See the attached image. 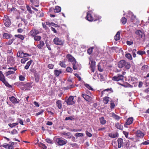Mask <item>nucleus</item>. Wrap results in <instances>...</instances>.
Wrapping results in <instances>:
<instances>
[{"label": "nucleus", "mask_w": 149, "mask_h": 149, "mask_svg": "<svg viewBox=\"0 0 149 149\" xmlns=\"http://www.w3.org/2000/svg\"><path fill=\"white\" fill-rule=\"evenodd\" d=\"M91 11H88L87 13V15L86 17V19L90 22H92L93 21H95L97 20H99L100 21V20L101 18V17H100L98 16H95V18L94 19L93 17L91 15Z\"/></svg>", "instance_id": "obj_1"}, {"label": "nucleus", "mask_w": 149, "mask_h": 149, "mask_svg": "<svg viewBox=\"0 0 149 149\" xmlns=\"http://www.w3.org/2000/svg\"><path fill=\"white\" fill-rule=\"evenodd\" d=\"M55 144L58 146H61L66 144L67 143V141L62 138H56L54 139Z\"/></svg>", "instance_id": "obj_2"}, {"label": "nucleus", "mask_w": 149, "mask_h": 149, "mask_svg": "<svg viewBox=\"0 0 149 149\" xmlns=\"http://www.w3.org/2000/svg\"><path fill=\"white\" fill-rule=\"evenodd\" d=\"M125 66L126 69H129L130 67V64L129 63L126 62L124 60H121L118 63V66L119 68H121Z\"/></svg>", "instance_id": "obj_3"}, {"label": "nucleus", "mask_w": 149, "mask_h": 149, "mask_svg": "<svg viewBox=\"0 0 149 149\" xmlns=\"http://www.w3.org/2000/svg\"><path fill=\"white\" fill-rule=\"evenodd\" d=\"M3 20L4 24L6 27H8L10 25L11 23L8 16L5 15Z\"/></svg>", "instance_id": "obj_4"}, {"label": "nucleus", "mask_w": 149, "mask_h": 149, "mask_svg": "<svg viewBox=\"0 0 149 149\" xmlns=\"http://www.w3.org/2000/svg\"><path fill=\"white\" fill-rule=\"evenodd\" d=\"M75 101L76 100H74V97L73 96H70L67 100H65V102H66L67 104L68 105H72L74 104Z\"/></svg>", "instance_id": "obj_5"}, {"label": "nucleus", "mask_w": 149, "mask_h": 149, "mask_svg": "<svg viewBox=\"0 0 149 149\" xmlns=\"http://www.w3.org/2000/svg\"><path fill=\"white\" fill-rule=\"evenodd\" d=\"M123 75L120 74H118L117 76L113 77L112 79L115 81H118L120 80H123Z\"/></svg>", "instance_id": "obj_6"}, {"label": "nucleus", "mask_w": 149, "mask_h": 149, "mask_svg": "<svg viewBox=\"0 0 149 149\" xmlns=\"http://www.w3.org/2000/svg\"><path fill=\"white\" fill-rule=\"evenodd\" d=\"M0 80L6 86L9 85L8 82L5 80L4 76L2 73L1 71H0Z\"/></svg>", "instance_id": "obj_7"}, {"label": "nucleus", "mask_w": 149, "mask_h": 149, "mask_svg": "<svg viewBox=\"0 0 149 149\" xmlns=\"http://www.w3.org/2000/svg\"><path fill=\"white\" fill-rule=\"evenodd\" d=\"M53 42L56 45H61L63 44V41L61 39L57 37H56L54 39Z\"/></svg>", "instance_id": "obj_8"}, {"label": "nucleus", "mask_w": 149, "mask_h": 149, "mask_svg": "<svg viewBox=\"0 0 149 149\" xmlns=\"http://www.w3.org/2000/svg\"><path fill=\"white\" fill-rule=\"evenodd\" d=\"M33 37L40 33L39 31L35 29H33L29 33Z\"/></svg>", "instance_id": "obj_9"}, {"label": "nucleus", "mask_w": 149, "mask_h": 149, "mask_svg": "<svg viewBox=\"0 0 149 149\" xmlns=\"http://www.w3.org/2000/svg\"><path fill=\"white\" fill-rule=\"evenodd\" d=\"M72 63L73 69L74 70H80L81 67V65L78 64L76 61H75V63Z\"/></svg>", "instance_id": "obj_10"}, {"label": "nucleus", "mask_w": 149, "mask_h": 149, "mask_svg": "<svg viewBox=\"0 0 149 149\" xmlns=\"http://www.w3.org/2000/svg\"><path fill=\"white\" fill-rule=\"evenodd\" d=\"M66 57L68 60V61L71 62L72 63H75L76 61L75 58L70 54H67L66 56Z\"/></svg>", "instance_id": "obj_11"}, {"label": "nucleus", "mask_w": 149, "mask_h": 149, "mask_svg": "<svg viewBox=\"0 0 149 149\" xmlns=\"http://www.w3.org/2000/svg\"><path fill=\"white\" fill-rule=\"evenodd\" d=\"M133 118L132 117L129 118L126 120L125 124L124 125V127H128L127 125H130L133 122Z\"/></svg>", "instance_id": "obj_12"}, {"label": "nucleus", "mask_w": 149, "mask_h": 149, "mask_svg": "<svg viewBox=\"0 0 149 149\" xmlns=\"http://www.w3.org/2000/svg\"><path fill=\"white\" fill-rule=\"evenodd\" d=\"M135 34L137 36L138 38H142L144 33L141 30H137L135 32Z\"/></svg>", "instance_id": "obj_13"}, {"label": "nucleus", "mask_w": 149, "mask_h": 149, "mask_svg": "<svg viewBox=\"0 0 149 149\" xmlns=\"http://www.w3.org/2000/svg\"><path fill=\"white\" fill-rule=\"evenodd\" d=\"M10 100L13 104H17L19 103V101L14 97L12 96L9 97Z\"/></svg>", "instance_id": "obj_14"}, {"label": "nucleus", "mask_w": 149, "mask_h": 149, "mask_svg": "<svg viewBox=\"0 0 149 149\" xmlns=\"http://www.w3.org/2000/svg\"><path fill=\"white\" fill-rule=\"evenodd\" d=\"M62 135H64V137L66 139H70L72 137L71 133L70 132H64L62 133Z\"/></svg>", "instance_id": "obj_15"}, {"label": "nucleus", "mask_w": 149, "mask_h": 149, "mask_svg": "<svg viewBox=\"0 0 149 149\" xmlns=\"http://www.w3.org/2000/svg\"><path fill=\"white\" fill-rule=\"evenodd\" d=\"M95 62L93 61H92L90 63V68L92 72H93L95 71Z\"/></svg>", "instance_id": "obj_16"}, {"label": "nucleus", "mask_w": 149, "mask_h": 149, "mask_svg": "<svg viewBox=\"0 0 149 149\" xmlns=\"http://www.w3.org/2000/svg\"><path fill=\"white\" fill-rule=\"evenodd\" d=\"M110 116L112 117L115 120H118L121 118L120 116L118 115L115 114L113 113H112L110 114Z\"/></svg>", "instance_id": "obj_17"}, {"label": "nucleus", "mask_w": 149, "mask_h": 149, "mask_svg": "<svg viewBox=\"0 0 149 149\" xmlns=\"http://www.w3.org/2000/svg\"><path fill=\"white\" fill-rule=\"evenodd\" d=\"M118 147L119 148H120L122 146H123V139L121 138H119L118 140Z\"/></svg>", "instance_id": "obj_18"}, {"label": "nucleus", "mask_w": 149, "mask_h": 149, "mask_svg": "<svg viewBox=\"0 0 149 149\" xmlns=\"http://www.w3.org/2000/svg\"><path fill=\"white\" fill-rule=\"evenodd\" d=\"M136 136L138 137H143L144 134L141 131L138 130L136 132Z\"/></svg>", "instance_id": "obj_19"}, {"label": "nucleus", "mask_w": 149, "mask_h": 149, "mask_svg": "<svg viewBox=\"0 0 149 149\" xmlns=\"http://www.w3.org/2000/svg\"><path fill=\"white\" fill-rule=\"evenodd\" d=\"M44 45L45 43L43 41L41 40L40 41L39 43L37 45V46L38 49H41L42 48V47Z\"/></svg>", "instance_id": "obj_20"}, {"label": "nucleus", "mask_w": 149, "mask_h": 149, "mask_svg": "<svg viewBox=\"0 0 149 149\" xmlns=\"http://www.w3.org/2000/svg\"><path fill=\"white\" fill-rule=\"evenodd\" d=\"M30 1L35 7H38L39 6V0H30Z\"/></svg>", "instance_id": "obj_21"}, {"label": "nucleus", "mask_w": 149, "mask_h": 149, "mask_svg": "<svg viewBox=\"0 0 149 149\" xmlns=\"http://www.w3.org/2000/svg\"><path fill=\"white\" fill-rule=\"evenodd\" d=\"M56 104L57 107L59 109H61L62 107V101L61 100H57L56 102Z\"/></svg>", "instance_id": "obj_22"}, {"label": "nucleus", "mask_w": 149, "mask_h": 149, "mask_svg": "<svg viewBox=\"0 0 149 149\" xmlns=\"http://www.w3.org/2000/svg\"><path fill=\"white\" fill-rule=\"evenodd\" d=\"M118 134L117 133H109V136L110 137L113 138H115L118 137Z\"/></svg>", "instance_id": "obj_23"}, {"label": "nucleus", "mask_w": 149, "mask_h": 149, "mask_svg": "<svg viewBox=\"0 0 149 149\" xmlns=\"http://www.w3.org/2000/svg\"><path fill=\"white\" fill-rule=\"evenodd\" d=\"M120 32L118 31L115 36H114V39L116 41L119 40L120 38Z\"/></svg>", "instance_id": "obj_24"}, {"label": "nucleus", "mask_w": 149, "mask_h": 149, "mask_svg": "<svg viewBox=\"0 0 149 149\" xmlns=\"http://www.w3.org/2000/svg\"><path fill=\"white\" fill-rule=\"evenodd\" d=\"M3 36L4 38H5L6 39H8L10 38L12 36L8 33H4L3 34Z\"/></svg>", "instance_id": "obj_25"}, {"label": "nucleus", "mask_w": 149, "mask_h": 149, "mask_svg": "<svg viewBox=\"0 0 149 149\" xmlns=\"http://www.w3.org/2000/svg\"><path fill=\"white\" fill-rule=\"evenodd\" d=\"M19 84L21 86H24L26 87H31V84L30 83H27L24 84V82H21L19 83Z\"/></svg>", "instance_id": "obj_26"}, {"label": "nucleus", "mask_w": 149, "mask_h": 149, "mask_svg": "<svg viewBox=\"0 0 149 149\" xmlns=\"http://www.w3.org/2000/svg\"><path fill=\"white\" fill-rule=\"evenodd\" d=\"M24 52L22 51L18 52L17 53V56L20 58H22L24 57Z\"/></svg>", "instance_id": "obj_27"}, {"label": "nucleus", "mask_w": 149, "mask_h": 149, "mask_svg": "<svg viewBox=\"0 0 149 149\" xmlns=\"http://www.w3.org/2000/svg\"><path fill=\"white\" fill-rule=\"evenodd\" d=\"M103 101L104 104H107L109 101V97H108L106 96L103 98Z\"/></svg>", "instance_id": "obj_28"}, {"label": "nucleus", "mask_w": 149, "mask_h": 149, "mask_svg": "<svg viewBox=\"0 0 149 149\" xmlns=\"http://www.w3.org/2000/svg\"><path fill=\"white\" fill-rule=\"evenodd\" d=\"M82 96L86 100L88 101L90 100L91 97L87 95L83 94Z\"/></svg>", "instance_id": "obj_29"}, {"label": "nucleus", "mask_w": 149, "mask_h": 149, "mask_svg": "<svg viewBox=\"0 0 149 149\" xmlns=\"http://www.w3.org/2000/svg\"><path fill=\"white\" fill-rule=\"evenodd\" d=\"M34 40L36 41H40L41 39V37L39 36H34Z\"/></svg>", "instance_id": "obj_30"}, {"label": "nucleus", "mask_w": 149, "mask_h": 149, "mask_svg": "<svg viewBox=\"0 0 149 149\" xmlns=\"http://www.w3.org/2000/svg\"><path fill=\"white\" fill-rule=\"evenodd\" d=\"M33 61L31 60L28 61L26 63V65L25 66L24 68L26 69L27 70L28 69L29 67L32 62Z\"/></svg>", "instance_id": "obj_31"}, {"label": "nucleus", "mask_w": 149, "mask_h": 149, "mask_svg": "<svg viewBox=\"0 0 149 149\" xmlns=\"http://www.w3.org/2000/svg\"><path fill=\"white\" fill-rule=\"evenodd\" d=\"M115 126L117 129L120 130H122L123 128V126L118 123H116Z\"/></svg>", "instance_id": "obj_32"}, {"label": "nucleus", "mask_w": 149, "mask_h": 149, "mask_svg": "<svg viewBox=\"0 0 149 149\" xmlns=\"http://www.w3.org/2000/svg\"><path fill=\"white\" fill-rule=\"evenodd\" d=\"M62 72L61 70H54V74L56 76H58Z\"/></svg>", "instance_id": "obj_33"}, {"label": "nucleus", "mask_w": 149, "mask_h": 149, "mask_svg": "<svg viewBox=\"0 0 149 149\" xmlns=\"http://www.w3.org/2000/svg\"><path fill=\"white\" fill-rule=\"evenodd\" d=\"M15 37H17L22 40L24 39L25 37V36H23L21 34L15 35Z\"/></svg>", "instance_id": "obj_34"}, {"label": "nucleus", "mask_w": 149, "mask_h": 149, "mask_svg": "<svg viewBox=\"0 0 149 149\" xmlns=\"http://www.w3.org/2000/svg\"><path fill=\"white\" fill-rule=\"evenodd\" d=\"M100 123L102 125L105 124L106 123V121L104 120L103 117H102L100 118Z\"/></svg>", "instance_id": "obj_35"}, {"label": "nucleus", "mask_w": 149, "mask_h": 149, "mask_svg": "<svg viewBox=\"0 0 149 149\" xmlns=\"http://www.w3.org/2000/svg\"><path fill=\"white\" fill-rule=\"evenodd\" d=\"M84 85L88 89L91 91L93 90V88L89 84H84Z\"/></svg>", "instance_id": "obj_36"}, {"label": "nucleus", "mask_w": 149, "mask_h": 149, "mask_svg": "<svg viewBox=\"0 0 149 149\" xmlns=\"http://www.w3.org/2000/svg\"><path fill=\"white\" fill-rule=\"evenodd\" d=\"M127 19L124 17H123L121 20V22L123 24H125L127 22Z\"/></svg>", "instance_id": "obj_37"}, {"label": "nucleus", "mask_w": 149, "mask_h": 149, "mask_svg": "<svg viewBox=\"0 0 149 149\" xmlns=\"http://www.w3.org/2000/svg\"><path fill=\"white\" fill-rule=\"evenodd\" d=\"M61 8L58 6H56L55 8V12L56 13H59L61 11Z\"/></svg>", "instance_id": "obj_38"}, {"label": "nucleus", "mask_w": 149, "mask_h": 149, "mask_svg": "<svg viewBox=\"0 0 149 149\" xmlns=\"http://www.w3.org/2000/svg\"><path fill=\"white\" fill-rule=\"evenodd\" d=\"M29 60L28 58H22L21 60V62L23 64L24 63L26 62Z\"/></svg>", "instance_id": "obj_39"}, {"label": "nucleus", "mask_w": 149, "mask_h": 149, "mask_svg": "<svg viewBox=\"0 0 149 149\" xmlns=\"http://www.w3.org/2000/svg\"><path fill=\"white\" fill-rule=\"evenodd\" d=\"M94 49V47H92L88 49L87 50L88 53L89 54H91L93 52V49Z\"/></svg>", "instance_id": "obj_40"}, {"label": "nucleus", "mask_w": 149, "mask_h": 149, "mask_svg": "<svg viewBox=\"0 0 149 149\" xmlns=\"http://www.w3.org/2000/svg\"><path fill=\"white\" fill-rule=\"evenodd\" d=\"M125 56L128 59L130 60H132V57L130 53H127L126 54Z\"/></svg>", "instance_id": "obj_41"}, {"label": "nucleus", "mask_w": 149, "mask_h": 149, "mask_svg": "<svg viewBox=\"0 0 149 149\" xmlns=\"http://www.w3.org/2000/svg\"><path fill=\"white\" fill-rule=\"evenodd\" d=\"M15 73V71H14L10 70L7 72L6 73V76L12 74H13Z\"/></svg>", "instance_id": "obj_42"}, {"label": "nucleus", "mask_w": 149, "mask_h": 149, "mask_svg": "<svg viewBox=\"0 0 149 149\" xmlns=\"http://www.w3.org/2000/svg\"><path fill=\"white\" fill-rule=\"evenodd\" d=\"M46 141L48 143L53 144L54 143L53 141L49 138H47L45 139Z\"/></svg>", "instance_id": "obj_43"}, {"label": "nucleus", "mask_w": 149, "mask_h": 149, "mask_svg": "<svg viewBox=\"0 0 149 149\" xmlns=\"http://www.w3.org/2000/svg\"><path fill=\"white\" fill-rule=\"evenodd\" d=\"M74 135L77 137H82L83 136V134L82 133H77L75 134Z\"/></svg>", "instance_id": "obj_44"}, {"label": "nucleus", "mask_w": 149, "mask_h": 149, "mask_svg": "<svg viewBox=\"0 0 149 149\" xmlns=\"http://www.w3.org/2000/svg\"><path fill=\"white\" fill-rule=\"evenodd\" d=\"M137 54L142 55L145 54L146 52L145 51H139L137 52Z\"/></svg>", "instance_id": "obj_45"}, {"label": "nucleus", "mask_w": 149, "mask_h": 149, "mask_svg": "<svg viewBox=\"0 0 149 149\" xmlns=\"http://www.w3.org/2000/svg\"><path fill=\"white\" fill-rule=\"evenodd\" d=\"M148 66L147 65H145L142 67L141 70L145 72L147 70Z\"/></svg>", "instance_id": "obj_46"}, {"label": "nucleus", "mask_w": 149, "mask_h": 149, "mask_svg": "<svg viewBox=\"0 0 149 149\" xmlns=\"http://www.w3.org/2000/svg\"><path fill=\"white\" fill-rule=\"evenodd\" d=\"M73 70L70 67H68L66 69V71L67 72L70 73H72Z\"/></svg>", "instance_id": "obj_47"}, {"label": "nucleus", "mask_w": 149, "mask_h": 149, "mask_svg": "<svg viewBox=\"0 0 149 149\" xmlns=\"http://www.w3.org/2000/svg\"><path fill=\"white\" fill-rule=\"evenodd\" d=\"M17 120L18 122L21 125H24L22 119L19 118H17Z\"/></svg>", "instance_id": "obj_48"}, {"label": "nucleus", "mask_w": 149, "mask_h": 149, "mask_svg": "<svg viewBox=\"0 0 149 149\" xmlns=\"http://www.w3.org/2000/svg\"><path fill=\"white\" fill-rule=\"evenodd\" d=\"M18 132L16 129H13L10 132L11 134L13 135L18 134Z\"/></svg>", "instance_id": "obj_49"}, {"label": "nucleus", "mask_w": 149, "mask_h": 149, "mask_svg": "<svg viewBox=\"0 0 149 149\" xmlns=\"http://www.w3.org/2000/svg\"><path fill=\"white\" fill-rule=\"evenodd\" d=\"M35 81L36 82H38L39 80V76L38 75H36L35 76Z\"/></svg>", "instance_id": "obj_50"}, {"label": "nucleus", "mask_w": 149, "mask_h": 149, "mask_svg": "<svg viewBox=\"0 0 149 149\" xmlns=\"http://www.w3.org/2000/svg\"><path fill=\"white\" fill-rule=\"evenodd\" d=\"M74 119V118L73 116H70L66 117L65 118V120H72Z\"/></svg>", "instance_id": "obj_51"}, {"label": "nucleus", "mask_w": 149, "mask_h": 149, "mask_svg": "<svg viewBox=\"0 0 149 149\" xmlns=\"http://www.w3.org/2000/svg\"><path fill=\"white\" fill-rule=\"evenodd\" d=\"M123 133L124 134L126 138H129V137H128L129 133L128 132L123 131Z\"/></svg>", "instance_id": "obj_52"}, {"label": "nucleus", "mask_w": 149, "mask_h": 149, "mask_svg": "<svg viewBox=\"0 0 149 149\" xmlns=\"http://www.w3.org/2000/svg\"><path fill=\"white\" fill-rule=\"evenodd\" d=\"M44 110H41L40 111L37 113L36 114V116H38L42 114L44 112Z\"/></svg>", "instance_id": "obj_53"}, {"label": "nucleus", "mask_w": 149, "mask_h": 149, "mask_svg": "<svg viewBox=\"0 0 149 149\" xmlns=\"http://www.w3.org/2000/svg\"><path fill=\"white\" fill-rule=\"evenodd\" d=\"M19 80L21 81H24L25 79V78L22 75L19 76Z\"/></svg>", "instance_id": "obj_54"}, {"label": "nucleus", "mask_w": 149, "mask_h": 149, "mask_svg": "<svg viewBox=\"0 0 149 149\" xmlns=\"http://www.w3.org/2000/svg\"><path fill=\"white\" fill-rule=\"evenodd\" d=\"M86 135L89 137H91L92 136V134L87 131H86Z\"/></svg>", "instance_id": "obj_55"}, {"label": "nucleus", "mask_w": 149, "mask_h": 149, "mask_svg": "<svg viewBox=\"0 0 149 149\" xmlns=\"http://www.w3.org/2000/svg\"><path fill=\"white\" fill-rule=\"evenodd\" d=\"M42 24L43 27L45 30H47L48 29V27L47 26L46 24L43 23H42Z\"/></svg>", "instance_id": "obj_56"}, {"label": "nucleus", "mask_w": 149, "mask_h": 149, "mask_svg": "<svg viewBox=\"0 0 149 149\" xmlns=\"http://www.w3.org/2000/svg\"><path fill=\"white\" fill-rule=\"evenodd\" d=\"M26 8L27 9V10L29 11V13H32V10L31 9V8L29 7V6H26Z\"/></svg>", "instance_id": "obj_57"}, {"label": "nucleus", "mask_w": 149, "mask_h": 149, "mask_svg": "<svg viewBox=\"0 0 149 149\" xmlns=\"http://www.w3.org/2000/svg\"><path fill=\"white\" fill-rule=\"evenodd\" d=\"M13 39L10 40L8 42L6 43V44L7 45H10L13 42Z\"/></svg>", "instance_id": "obj_58"}, {"label": "nucleus", "mask_w": 149, "mask_h": 149, "mask_svg": "<svg viewBox=\"0 0 149 149\" xmlns=\"http://www.w3.org/2000/svg\"><path fill=\"white\" fill-rule=\"evenodd\" d=\"M60 65V66L62 67L65 68L66 67L65 64L63 62H61Z\"/></svg>", "instance_id": "obj_59"}, {"label": "nucleus", "mask_w": 149, "mask_h": 149, "mask_svg": "<svg viewBox=\"0 0 149 149\" xmlns=\"http://www.w3.org/2000/svg\"><path fill=\"white\" fill-rule=\"evenodd\" d=\"M97 67L98 70L100 72H102L103 71V69L101 68V66L99 64H98L97 65Z\"/></svg>", "instance_id": "obj_60"}, {"label": "nucleus", "mask_w": 149, "mask_h": 149, "mask_svg": "<svg viewBox=\"0 0 149 149\" xmlns=\"http://www.w3.org/2000/svg\"><path fill=\"white\" fill-rule=\"evenodd\" d=\"M141 144L145 145L149 144V140L145 141L144 142L142 143Z\"/></svg>", "instance_id": "obj_61"}, {"label": "nucleus", "mask_w": 149, "mask_h": 149, "mask_svg": "<svg viewBox=\"0 0 149 149\" xmlns=\"http://www.w3.org/2000/svg\"><path fill=\"white\" fill-rule=\"evenodd\" d=\"M54 65L52 64H49L48 65V67L49 69H53L54 68Z\"/></svg>", "instance_id": "obj_62"}, {"label": "nucleus", "mask_w": 149, "mask_h": 149, "mask_svg": "<svg viewBox=\"0 0 149 149\" xmlns=\"http://www.w3.org/2000/svg\"><path fill=\"white\" fill-rule=\"evenodd\" d=\"M110 105H110V107L111 109H113L115 107V105L114 103L113 102L111 103Z\"/></svg>", "instance_id": "obj_63"}, {"label": "nucleus", "mask_w": 149, "mask_h": 149, "mask_svg": "<svg viewBox=\"0 0 149 149\" xmlns=\"http://www.w3.org/2000/svg\"><path fill=\"white\" fill-rule=\"evenodd\" d=\"M41 147H42V148H43V149H46L47 148V146H45V145L43 143H41Z\"/></svg>", "instance_id": "obj_64"}]
</instances>
